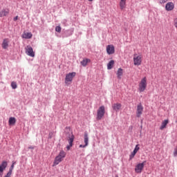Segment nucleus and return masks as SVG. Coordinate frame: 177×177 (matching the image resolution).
Returning <instances> with one entry per match:
<instances>
[{
    "label": "nucleus",
    "instance_id": "ddd939ff",
    "mask_svg": "<svg viewBox=\"0 0 177 177\" xmlns=\"http://www.w3.org/2000/svg\"><path fill=\"white\" fill-rule=\"evenodd\" d=\"M3 49H8L9 48V39H4L1 44Z\"/></svg>",
    "mask_w": 177,
    "mask_h": 177
},
{
    "label": "nucleus",
    "instance_id": "5701e85b",
    "mask_svg": "<svg viewBox=\"0 0 177 177\" xmlns=\"http://www.w3.org/2000/svg\"><path fill=\"white\" fill-rule=\"evenodd\" d=\"M89 141V138L88 137V133H84V143L86 146H88V142Z\"/></svg>",
    "mask_w": 177,
    "mask_h": 177
},
{
    "label": "nucleus",
    "instance_id": "c756f323",
    "mask_svg": "<svg viewBox=\"0 0 177 177\" xmlns=\"http://www.w3.org/2000/svg\"><path fill=\"white\" fill-rule=\"evenodd\" d=\"M166 2H168V0H160V3H165Z\"/></svg>",
    "mask_w": 177,
    "mask_h": 177
},
{
    "label": "nucleus",
    "instance_id": "a211bd4d",
    "mask_svg": "<svg viewBox=\"0 0 177 177\" xmlns=\"http://www.w3.org/2000/svg\"><path fill=\"white\" fill-rule=\"evenodd\" d=\"M123 74H124V70L121 68H118V71L116 73V75H117L118 80H121V77H122V75H123Z\"/></svg>",
    "mask_w": 177,
    "mask_h": 177
},
{
    "label": "nucleus",
    "instance_id": "f03ea898",
    "mask_svg": "<svg viewBox=\"0 0 177 177\" xmlns=\"http://www.w3.org/2000/svg\"><path fill=\"white\" fill-rule=\"evenodd\" d=\"M75 75H77V73L75 72L67 73L65 77L66 85H71V84L73 82V80H74L75 77Z\"/></svg>",
    "mask_w": 177,
    "mask_h": 177
},
{
    "label": "nucleus",
    "instance_id": "2f4dec72",
    "mask_svg": "<svg viewBox=\"0 0 177 177\" xmlns=\"http://www.w3.org/2000/svg\"><path fill=\"white\" fill-rule=\"evenodd\" d=\"M86 146H88V145H86V144L84 145H80L79 147H80V148H82V147L85 148V147H86Z\"/></svg>",
    "mask_w": 177,
    "mask_h": 177
},
{
    "label": "nucleus",
    "instance_id": "7c9ffc66",
    "mask_svg": "<svg viewBox=\"0 0 177 177\" xmlns=\"http://www.w3.org/2000/svg\"><path fill=\"white\" fill-rule=\"evenodd\" d=\"M174 26L177 28V18L174 19Z\"/></svg>",
    "mask_w": 177,
    "mask_h": 177
},
{
    "label": "nucleus",
    "instance_id": "4468645a",
    "mask_svg": "<svg viewBox=\"0 0 177 177\" xmlns=\"http://www.w3.org/2000/svg\"><path fill=\"white\" fill-rule=\"evenodd\" d=\"M9 15V9L3 8L0 11V17H5Z\"/></svg>",
    "mask_w": 177,
    "mask_h": 177
},
{
    "label": "nucleus",
    "instance_id": "b1692460",
    "mask_svg": "<svg viewBox=\"0 0 177 177\" xmlns=\"http://www.w3.org/2000/svg\"><path fill=\"white\" fill-rule=\"evenodd\" d=\"M11 86L12 89H16L17 88V84L15 82L11 83Z\"/></svg>",
    "mask_w": 177,
    "mask_h": 177
},
{
    "label": "nucleus",
    "instance_id": "dca6fc26",
    "mask_svg": "<svg viewBox=\"0 0 177 177\" xmlns=\"http://www.w3.org/2000/svg\"><path fill=\"white\" fill-rule=\"evenodd\" d=\"M8 167V162L3 161L2 163L0 165V173H3V170Z\"/></svg>",
    "mask_w": 177,
    "mask_h": 177
},
{
    "label": "nucleus",
    "instance_id": "cd10ccee",
    "mask_svg": "<svg viewBox=\"0 0 177 177\" xmlns=\"http://www.w3.org/2000/svg\"><path fill=\"white\" fill-rule=\"evenodd\" d=\"M136 154V153L133 151L131 153V154L130 155V160H132V158H133L135 157Z\"/></svg>",
    "mask_w": 177,
    "mask_h": 177
},
{
    "label": "nucleus",
    "instance_id": "f257e3e1",
    "mask_svg": "<svg viewBox=\"0 0 177 177\" xmlns=\"http://www.w3.org/2000/svg\"><path fill=\"white\" fill-rule=\"evenodd\" d=\"M64 157H66V152L64 151H61L57 156L55 157L53 167H56L59 165L62 161H63Z\"/></svg>",
    "mask_w": 177,
    "mask_h": 177
},
{
    "label": "nucleus",
    "instance_id": "6e6552de",
    "mask_svg": "<svg viewBox=\"0 0 177 177\" xmlns=\"http://www.w3.org/2000/svg\"><path fill=\"white\" fill-rule=\"evenodd\" d=\"M142 114H143V106H142V104H139L137 106L136 117L140 118Z\"/></svg>",
    "mask_w": 177,
    "mask_h": 177
},
{
    "label": "nucleus",
    "instance_id": "a878e982",
    "mask_svg": "<svg viewBox=\"0 0 177 177\" xmlns=\"http://www.w3.org/2000/svg\"><path fill=\"white\" fill-rule=\"evenodd\" d=\"M15 164H16V162L13 161L12 162V164L9 169L10 172H12L13 171V168H15Z\"/></svg>",
    "mask_w": 177,
    "mask_h": 177
},
{
    "label": "nucleus",
    "instance_id": "20e7f679",
    "mask_svg": "<svg viewBox=\"0 0 177 177\" xmlns=\"http://www.w3.org/2000/svg\"><path fill=\"white\" fill-rule=\"evenodd\" d=\"M104 114H106V109L104 106H101L97 111V121L102 120V118L104 117Z\"/></svg>",
    "mask_w": 177,
    "mask_h": 177
},
{
    "label": "nucleus",
    "instance_id": "72a5a7b5",
    "mask_svg": "<svg viewBox=\"0 0 177 177\" xmlns=\"http://www.w3.org/2000/svg\"><path fill=\"white\" fill-rule=\"evenodd\" d=\"M28 149H30L31 150H33L34 147L30 146V147H28Z\"/></svg>",
    "mask_w": 177,
    "mask_h": 177
},
{
    "label": "nucleus",
    "instance_id": "39448f33",
    "mask_svg": "<svg viewBox=\"0 0 177 177\" xmlns=\"http://www.w3.org/2000/svg\"><path fill=\"white\" fill-rule=\"evenodd\" d=\"M133 60L134 66H140L142 64V55L134 54Z\"/></svg>",
    "mask_w": 177,
    "mask_h": 177
},
{
    "label": "nucleus",
    "instance_id": "412c9836",
    "mask_svg": "<svg viewBox=\"0 0 177 177\" xmlns=\"http://www.w3.org/2000/svg\"><path fill=\"white\" fill-rule=\"evenodd\" d=\"M8 124L9 125H15V124H16V118L13 117L10 118L8 120Z\"/></svg>",
    "mask_w": 177,
    "mask_h": 177
},
{
    "label": "nucleus",
    "instance_id": "f704fd0d",
    "mask_svg": "<svg viewBox=\"0 0 177 177\" xmlns=\"http://www.w3.org/2000/svg\"><path fill=\"white\" fill-rule=\"evenodd\" d=\"M89 2H92V1H93V0H88Z\"/></svg>",
    "mask_w": 177,
    "mask_h": 177
},
{
    "label": "nucleus",
    "instance_id": "bb28decb",
    "mask_svg": "<svg viewBox=\"0 0 177 177\" xmlns=\"http://www.w3.org/2000/svg\"><path fill=\"white\" fill-rule=\"evenodd\" d=\"M55 31H57V32H62V27L56 26Z\"/></svg>",
    "mask_w": 177,
    "mask_h": 177
},
{
    "label": "nucleus",
    "instance_id": "2eb2a0df",
    "mask_svg": "<svg viewBox=\"0 0 177 177\" xmlns=\"http://www.w3.org/2000/svg\"><path fill=\"white\" fill-rule=\"evenodd\" d=\"M22 38H24L25 39H30L32 38V33L31 32H24L21 35Z\"/></svg>",
    "mask_w": 177,
    "mask_h": 177
},
{
    "label": "nucleus",
    "instance_id": "c85d7f7f",
    "mask_svg": "<svg viewBox=\"0 0 177 177\" xmlns=\"http://www.w3.org/2000/svg\"><path fill=\"white\" fill-rule=\"evenodd\" d=\"M12 176V171H8L4 177H10Z\"/></svg>",
    "mask_w": 177,
    "mask_h": 177
},
{
    "label": "nucleus",
    "instance_id": "0eeeda50",
    "mask_svg": "<svg viewBox=\"0 0 177 177\" xmlns=\"http://www.w3.org/2000/svg\"><path fill=\"white\" fill-rule=\"evenodd\" d=\"M145 164H146V161L142 163H139L136 166L135 171L136 174L142 173V171H143V169L145 168Z\"/></svg>",
    "mask_w": 177,
    "mask_h": 177
},
{
    "label": "nucleus",
    "instance_id": "393cba45",
    "mask_svg": "<svg viewBox=\"0 0 177 177\" xmlns=\"http://www.w3.org/2000/svg\"><path fill=\"white\" fill-rule=\"evenodd\" d=\"M140 149V147H139V145H136V147L133 151L136 153L138 151H139Z\"/></svg>",
    "mask_w": 177,
    "mask_h": 177
},
{
    "label": "nucleus",
    "instance_id": "f8f14e48",
    "mask_svg": "<svg viewBox=\"0 0 177 177\" xmlns=\"http://www.w3.org/2000/svg\"><path fill=\"white\" fill-rule=\"evenodd\" d=\"M175 8V5L174 4V3L172 2H169L166 4L165 6V9L166 10H167L168 12L171 11V10H174V8Z\"/></svg>",
    "mask_w": 177,
    "mask_h": 177
},
{
    "label": "nucleus",
    "instance_id": "9b49d317",
    "mask_svg": "<svg viewBox=\"0 0 177 177\" xmlns=\"http://www.w3.org/2000/svg\"><path fill=\"white\" fill-rule=\"evenodd\" d=\"M121 107H122V104L120 103H115L112 105V109L114 111L118 112L121 110Z\"/></svg>",
    "mask_w": 177,
    "mask_h": 177
},
{
    "label": "nucleus",
    "instance_id": "9d476101",
    "mask_svg": "<svg viewBox=\"0 0 177 177\" xmlns=\"http://www.w3.org/2000/svg\"><path fill=\"white\" fill-rule=\"evenodd\" d=\"M68 143L69 145L66 147L67 150H70L71 147H73V142H74V135H73V133H71V136L68 138Z\"/></svg>",
    "mask_w": 177,
    "mask_h": 177
},
{
    "label": "nucleus",
    "instance_id": "473e14b6",
    "mask_svg": "<svg viewBox=\"0 0 177 177\" xmlns=\"http://www.w3.org/2000/svg\"><path fill=\"white\" fill-rule=\"evenodd\" d=\"M19 19V17H15V18H14V21H16L17 19Z\"/></svg>",
    "mask_w": 177,
    "mask_h": 177
},
{
    "label": "nucleus",
    "instance_id": "6ab92c4d",
    "mask_svg": "<svg viewBox=\"0 0 177 177\" xmlns=\"http://www.w3.org/2000/svg\"><path fill=\"white\" fill-rule=\"evenodd\" d=\"M169 122V120H165L160 127V129L162 131V129H165V128H167V125H168V123Z\"/></svg>",
    "mask_w": 177,
    "mask_h": 177
},
{
    "label": "nucleus",
    "instance_id": "1a4fd4ad",
    "mask_svg": "<svg viewBox=\"0 0 177 177\" xmlns=\"http://www.w3.org/2000/svg\"><path fill=\"white\" fill-rule=\"evenodd\" d=\"M115 52L114 46L113 45H108L106 46V53L108 55H113Z\"/></svg>",
    "mask_w": 177,
    "mask_h": 177
},
{
    "label": "nucleus",
    "instance_id": "aec40b11",
    "mask_svg": "<svg viewBox=\"0 0 177 177\" xmlns=\"http://www.w3.org/2000/svg\"><path fill=\"white\" fill-rule=\"evenodd\" d=\"M80 63L82 66H83V67H86V66L88 65V63H91V59H84Z\"/></svg>",
    "mask_w": 177,
    "mask_h": 177
},
{
    "label": "nucleus",
    "instance_id": "f3484780",
    "mask_svg": "<svg viewBox=\"0 0 177 177\" xmlns=\"http://www.w3.org/2000/svg\"><path fill=\"white\" fill-rule=\"evenodd\" d=\"M119 5L121 10H123V9L127 8V0H120Z\"/></svg>",
    "mask_w": 177,
    "mask_h": 177
},
{
    "label": "nucleus",
    "instance_id": "4be33fe9",
    "mask_svg": "<svg viewBox=\"0 0 177 177\" xmlns=\"http://www.w3.org/2000/svg\"><path fill=\"white\" fill-rule=\"evenodd\" d=\"M114 67V60H111L107 64V69L111 70Z\"/></svg>",
    "mask_w": 177,
    "mask_h": 177
},
{
    "label": "nucleus",
    "instance_id": "423d86ee",
    "mask_svg": "<svg viewBox=\"0 0 177 177\" xmlns=\"http://www.w3.org/2000/svg\"><path fill=\"white\" fill-rule=\"evenodd\" d=\"M25 50L28 56H30V57H35V53H34V50L32 49V47H31L30 46H27L25 48Z\"/></svg>",
    "mask_w": 177,
    "mask_h": 177
},
{
    "label": "nucleus",
    "instance_id": "7ed1b4c3",
    "mask_svg": "<svg viewBox=\"0 0 177 177\" xmlns=\"http://www.w3.org/2000/svg\"><path fill=\"white\" fill-rule=\"evenodd\" d=\"M146 88H147V79H146V77H145L139 83L138 90L140 92H145V91H146Z\"/></svg>",
    "mask_w": 177,
    "mask_h": 177
},
{
    "label": "nucleus",
    "instance_id": "e433bc0d",
    "mask_svg": "<svg viewBox=\"0 0 177 177\" xmlns=\"http://www.w3.org/2000/svg\"><path fill=\"white\" fill-rule=\"evenodd\" d=\"M0 176H2V174H0Z\"/></svg>",
    "mask_w": 177,
    "mask_h": 177
},
{
    "label": "nucleus",
    "instance_id": "c9c22d12",
    "mask_svg": "<svg viewBox=\"0 0 177 177\" xmlns=\"http://www.w3.org/2000/svg\"><path fill=\"white\" fill-rule=\"evenodd\" d=\"M115 177H118V175H115Z\"/></svg>",
    "mask_w": 177,
    "mask_h": 177
}]
</instances>
